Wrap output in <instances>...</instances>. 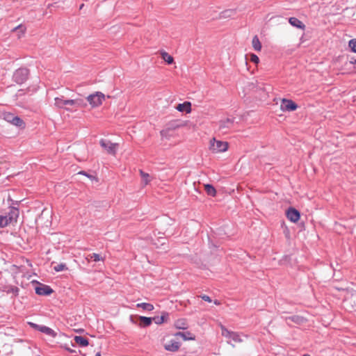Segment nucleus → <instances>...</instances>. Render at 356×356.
<instances>
[{
  "label": "nucleus",
  "instance_id": "nucleus-2",
  "mask_svg": "<svg viewBox=\"0 0 356 356\" xmlns=\"http://www.w3.org/2000/svg\"><path fill=\"white\" fill-rule=\"evenodd\" d=\"M106 99L105 95L102 92H95L86 97L87 104L90 106L91 108L99 107Z\"/></svg>",
  "mask_w": 356,
  "mask_h": 356
},
{
  "label": "nucleus",
  "instance_id": "nucleus-8",
  "mask_svg": "<svg viewBox=\"0 0 356 356\" xmlns=\"http://www.w3.org/2000/svg\"><path fill=\"white\" fill-rule=\"evenodd\" d=\"M181 344L175 339H170L164 343L163 346L166 351L175 353L179 350Z\"/></svg>",
  "mask_w": 356,
  "mask_h": 356
},
{
  "label": "nucleus",
  "instance_id": "nucleus-23",
  "mask_svg": "<svg viewBox=\"0 0 356 356\" xmlns=\"http://www.w3.org/2000/svg\"><path fill=\"white\" fill-rule=\"evenodd\" d=\"M175 326L179 330H185L187 328L188 325L186 319L181 318L176 321Z\"/></svg>",
  "mask_w": 356,
  "mask_h": 356
},
{
  "label": "nucleus",
  "instance_id": "nucleus-41",
  "mask_svg": "<svg viewBox=\"0 0 356 356\" xmlns=\"http://www.w3.org/2000/svg\"><path fill=\"white\" fill-rule=\"evenodd\" d=\"M79 173L88 176L87 174L83 171H81Z\"/></svg>",
  "mask_w": 356,
  "mask_h": 356
},
{
  "label": "nucleus",
  "instance_id": "nucleus-30",
  "mask_svg": "<svg viewBox=\"0 0 356 356\" xmlns=\"http://www.w3.org/2000/svg\"><path fill=\"white\" fill-rule=\"evenodd\" d=\"M67 269V268L66 266V264L63 263L58 264V265L54 266V270L56 272H61V270H65Z\"/></svg>",
  "mask_w": 356,
  "mask_h": 356
},
{
  "label": "nucleus",
  "instance_id": "nucleus-11",
  "mask_svg": "<svg viewBox=\"0 0 356 356\" xmlns=\"http://www.w3.org/2000/svg\"><path fill=\"white\" fill-rule=\"evenodd\" d=\"M102 147L104 148L108 154H111L115 155L116 154V149L118 147L117 143H113L110 141H106L105 140H102L99 142Z\"/></svg>",
  "mask_w": 356,
  "mask_h": 356
},
{
  "label": "nucleus",
  "instance_id": "nucleus-28",
  "mask_svg": "<svg viewBox=\"0 0 356 356\" xmlns=\"http://www.w3.org/2000/svg\"><path fill=\"white\" fill-rule=\"evenodd\" d=\"M24 268H25V266H24L18 267V266L14 265V266H11L10 270L16 274L21 273H22V277H25Z\"/></svg>",
  "mask_w": 356,
  "mask_h": 356
},
{
  "label": "nucleus",
  "instance_id": "nucleus-10",
  "mask_svg": "<svg viewBox=\"0 0 356 356\" xmlns=\"http://www.w3.org/2000/svg\"><path fill=\"white\" fill-rule=\"evenodd\" d=\"M286 216L291 222L296 223L299 221L300 218V213L298 209H296L293 207H290L286 211Z\"/></svg>",
  "mask_w": 356,
  "mask_h": 356
},
{
  "label": "nucleus",
  "instance_id": "nucleus-35",
  "mask_svg": "<svg viewBox=\"0 0 356 356\" xmlns=\"http://www.w3.org/2000/svg\"><path fill=\"white\" fill-rule=\"evenodd\" d=\"M29 325H31V327H33V329H35L38 331L40 330L41 327L42 325H38L35 323H29Z\"/></svg>",
  "mask_w": 356,
  "mask_h": 356
},
{
  "label": "nucleus",
  "instance_id": "nucleus-20",
  "mask_svg": "<svg viewBox=\"0 0 356 356\" xmlns=\"http://www.w3.org/2000/svg\"><path fill=\"white\" fill-rule=\"evenodd\" d=\"M40 332L43 334H46L53 338H55L57 336V334L55 332L54 330L51 329L50 327L46 325L42 326Z\"/></svg>",
  "mask_w": 356,
  "mask_h": 356
},
{
  "label": "nucleus",
  "instance_id": "nucleus-22",
  "mask_svg": "<svg viewBox=\"0 0 356 356\" xmlns=\"http://www.w3.org/2000/svg\"><path fill=\"white\" fill-rule=\"evenodd\" d=\"M140 177H142L143 182L145 186L147 185L152 179L147 172L143 170H139Z\"/></svg>",
  "mask_w": 356,
  "mask_h": 356
},
{
  "label": "nucleus",
  "instance_id": "nucleus-46",
  "mask_svg": "<svg viewBox=\"0 0 356 356\" xmlns=\"http://www.w3.org/2000/svg\"><path fill=\"white\" fill-rule=\"evenodd\" d=\"M83 4H81V5L80 6V9H82V8H83Z\"/></svg>",
  "mask_w": 356,
  "mask_h": 356
},
{
  "label": "nucleus",
  "instance_id": "nucleus-17",
  "mask_svg": "<svg viewBox=\"0 0 356 356\" xmlns=\"http://www.w3.org/2000/svg\"><path fill=\"white\" fill-rule=\"evenodd\" d=\"M175 108L177 111H191V103L190 102H184L179 104Z\"/></svg>",
  "mask_w": 356,
  "mask_h": 356
},
{
  "label": "nucleus",
  "instance_id": "nucleus-37",
  "mask_svg": "<svg viewBox=\"0 0 356 356\" xmlns=\"http://www.w3.org/2000/svg\"><path fill=\"white\" fill-rule=\"evenodd\" d=\"M201 298L203 299L204 300L208 302H211L212 301L211 298L207 296V295H203L201 296Z\"/></svg>",
  "mask_w": 356,
  "mask_h": 356
},
{
  "label": "nucleus",
  "instance_id": "nucleus-44",
  "mask_svg": "<svg viewBox=\"0 0 356 356\" xmlns=\"http://www.w3.org/2000/svg\"><path fill=\"white\" fill-rule=\"evenodd\" d=\"M26 263H27V264H28V266H31V264L29 263V261H26Z\"/></svg>",
  "mask_w": 356,
  "mask_h": 356
},
{
  "label": "nucleus",
  "instance_id": "nucleus-24",
  "mask_svg": "<svg viewBox=\"0 0 356 356\" xmlns=\"http://www.w3.org/2000/svg\"><path fill=\"white\" fill-rule=\"evenodd\" d=\"M252 44L255 51H261V44L259 40L257 35H255L252 38Z\"/></svg>",
  "mask_w": 356,
  "mask_h": 356
},
{
  "label": "nucleus",
  "instance_id": "nucleus-19",
  "mask_svg": "<svg viewBox=\"0 0 356 356\" xmlns=\"http://www.w3.org/2000/svg\"><path fill=\"white\" fill-rule=\"evenodd\" d=\"M68 99H64L63 97H56L55 105L59 108H63L65 106L70 105V103H67Z\"/></svg>",
  "mask_w": 356,
  "mask_h": 356
},
{
  "label": "nucleus",
  "instance_id": "nucleus-39",
  "mask_svg": "<svg viewBox=\"0 0 356 356\" xmlns=\"http://www.w3.org/2000/svg\"><path fill=\"white\" fill-rule=\"evenodd\" d=\"M284 120V117H283V115H280V118H279V120Z\"/></svg>",
  "mask_w": 356,
  "mask_h": 356
},
{
  "label": "nucleus",
  "instance_id": "nucleus-26",
  "mask_svg": "<svg viewBox=\"0 0 356 356\" xmlns=\"http://www.w3.org/2000/svg\"><path fill=\"white\" fill-rule=\"evenodd\" d=\"M204 190L206 191L208 195L215 197L216 195V190L211 184H205Z\"/></svg>",
  "mask_w": 356,
  "mask_h": 356
},
{
  "label": "nucleus",
  "instance_id": "nucleus-13",
  "mask_svg": "<svg viewBox=\"0 0 356 356\" xmlns=\"http://www.w3.org/2000/svg\"><path fill=\"white\" fill-rule=\"evenodd\" d=\"M174 135L172 131L170 130H163L160 131V140H161V144L166 145L167 141L170 140V138H173Z\"/></svg>",
  "mask_w": 356,
  "mask_h": 356
},
{
  "label": "nucleus",
  "instance_id": "nucleus-16",
  "mask_svg": "<svg viewBox=\"0 0 356 356\" xmlns=\"http://www.w3.org/2000/svg\"><path fill=\"white\" fill-rule=\"evenodd\" d=\"M139 319V326L140 327H147L150 325L152 323L153 318L147 317L144 316H140L138 317Z\"/></svg>",
  "mask_w": 356,
  "mask_h": 356
},
{
  "label": "nucleus",
  "instance_id": "nucleus-9",
  "mask_svg": "<svg viewBox=\"0 0 356 356\" xmlns=\"http://www.w3.org/2000/svg\"><path fill=\"white\" fill-rule=\"evenodd\" d=\"M35 293L39 296H49L54 292L49 286L44 284L37 282V286L35 288Z\"/></svg>",
  "mask_w": 356,
  "mask_h": 356
},
{
  "label": "nucleus",
  "instance_id": "nucleus-27",
  "mask_svg": "<svg viewBox=\"0 0 356 356\" xmlns=\"http://www.w3.org/2000/svg\"><path fill=\"white\" fill-rule=\"evenodd\" d=\"M137 308H141L146 311H152L154 309V307L152 304L143 302L138 303L136 305Z\"/></svg>",
  "mask_w": 356,
  "mask_h": 356
},
{
  "label": "nucleus",
  "instance_id": "nucleus-15",
  "mask_svg": "<svg viewBox=\"0 0 356 356\" xmlns=\"http://www.w3.org/2000/svg\"><path fill=\"white\" fill-rule=\"evenodd\" d=\"M289 22L291 26L294 27L298 28L302 30H305V25L296 17H290L289 19Z\"/></svg>",
  "mask_w": 356,
  "mask_h": 356
},
{
  "label": "nucleus",
  "instance_id": "nucleus-31",
  "mask_svg": "<svg viewBox=\"0 0 356 356\" xmlns=\"http://www.w3.org/2000/svg\"><path fill=\"white\" fill-rule=\"evenodd\" d=\"M88 257L90 259H94L95 261H103L104 260L102 259V257H100L99 254H97V253H93L92 254L88 255Z\"/></svg>",
  "mask_w": 356,
  "mask_h": 356
},
{
  "label": "nucleus",
  "instance_id": "nucleus-32",
  "mask_svg": "<svg viewBox=\"0 0 356 356\" xmlns=\"http://www.w3.org/2000/svg\"><path fill=\"white\" fill-rule=\"evenodd\" d=\"M13 31H19L22 33V35H23L26 31V27L24 26L23 25L20 24V25L16 26L15 28H14Z\"/></svg>",
  "mask_w": 356,
  "mask_h": 356
},
{
  "label": "nucleus",
  "instance_id": "nucleus-40",
  "mask_svg": "<svg viewBox=\"0 0 356 356\" xmlns=\"http://www.w3.org/2000/svg\"><path fill=\"white\" fill-rule=\"evenodd\" d=\"M95 356H101L100 351L97 352Z\"/></svg>",
  "mask_w": 356,
  "mask_h": 356
},
{
  "label": "nucleus",
  "instance_id": "nucleus-3",
  "mask_svg": "<svg viewBox=\"0 0 356 356\" xmlns=\"http://www.w3.org/2000/svg\"><path fill=\"white\" fill-rule=\"evenodd\" d=\"M228 143L220 140H216L213 138L210 141V150L213 154L222 153L227 151Z\"/></svg>",
  "mask_w": 356,
  "mask_h": 356
},
{
  "label": "nucleus",
  "instance_id": "nucleus-29",
  "mask_svg": "<svg viewBox=\"0 0 356 356\" xmlns=\"http://www.w3.org/2000/svg\"><path fill=\"white\" fill-rule=\"evenodd\" d=\"M236 11L234 10H227L221 13V17H232L235 15Z\"/></svg>",
  "mask_w": 356,
  "mask_h": 356
},
{
  "label": "nucleus",
  "instance_id": "nucleus-7",
  "mask_svg": "<svg viewBox=\"0 0 356 356\" xmlns=\"http://www.w3.org/2000/svg\"><path fill=\"white\" fill-rule=\"evenodd\" d=\"M298 108V105L291 99H282L280 109L282 111H294Z\"/></svg>",
  "mask_w": 356,
  "mask_h": 356
},
{
  "label": "nucleus",
  "instance_id": "nucleus-43",
  "mask_svg": "<svg viewBox=\"0 0 356 356\" xmlns=\"http://www.w3.org/2000/svg\"><path fill=\"white\" fill-rule=\"evenodd\" d=\"M67 350L70 353H74L75 351L74 350H72V349H67Z\"/></svg>",
  "mask_w": 356,
  "mask_h": 356
},
{
  "label": "nucleus",
  "instance_id": "nucleus-33",
  "mask_svg": "<svg viewBox=\"0 0 356 356\" xmlns=\"http://www.w3.org/2000/svg\"><path fill=\"white\" fill-rule=\"evenodd\" d=\"M349 47L353 52L356 53V39H352L349 41Z\"/></svg>",
  "mask_w": 356,
  "mask_h": 356
},
{
  "label": "nucleus",
  "instance_id": "nucleus-1",
  "mask_svg": "<svg viewBox=\"0 0 356 356\" xmlns=\"http://www.w3.org/2000/svg\"><path fill=\"white\" fill-rule=\"evenodd\" d=\"M221 329V334L227 339V343L232 344L234 346V343H243V334L238 333L236 332L227 330L225 325H220Z\"/></svg>",
  "mask_w": 356,
  "mask_h": 356
},
{
  "label": "nucleus",
  "instance_id": "nucleus-38",
  "mask_svg": "<svg viewBox=\"0 0 356 356\" xmlns=\"http://www.w3.org/2000/svg\"><path fill=\"white\" fill-rule=\"evenodd\" d=\"M18 291H19V289L17 287L11 288V289H10V291L16 296L18 294Z\"/></svg>",
  "mask_w": 356,
  "mask_h": 356
},
{
  "label": "nucleus",
  "instance_id": "nucleus-12",
  "mask_svg": "<svg viewBox=\"0 0 356 356\" xmlns=\"http://www.w3.org/2000/svg\"><path fill=\"white\" fill-rule=\"evenodd\" d=\"M67 103L74 108H86L87 106V101L83 99H76L67 100Z\"/></svg>",
  "mask_w": 356,
  "mask_h": 356
},
{
  "label": "nucleus",
  "instance_id": "nucleus-36",
  "mask_svg": "<svg viewBox=\"0 0 356 356\" xmlns=\"http://www.w3.org/2000/svg\"><path fill=\"white\" fill-rule=\"evenodd\" d=\"M350 300H351V302L353 303V307L356 308V293L352 294Z\"/></svg>",
  "mask_w": 356,
  "mask_h": 356
},
{
  "label": "nucleus",
  "instance_id": "nucleus-18",
  "mask_svg": "<svg viewBox=\"0 0 356 356\" xmlns=\"http://www.w3.org/2000/svg\"><path fill=\"white\" fill-rule=\"evenodd\" d=\"M168 318V314L167 312H163L162 316L154 317L153 321H154L156 324L161 325L164 322L167 321Z\"/></svg>",
  "mask_w": 356,
  "mask_h": 356
},
{
  "label": "nucleus",
  "instance_id": "nucleus-45",
  "mask_svg": "<svg viewBox=\"0 0 356 356\" xmlns=\"http://www.w3.org/2000/svg\"><path fill=\"white\" fill-rule=\"evenodd\" d=\"M302 356H311V355H309V354H305V355H303Z\"/></svg>",
  "mask_w": 356,
  "mask_h": 356
},
{
  "label": "nucleus",
  "instance_id": "nucleus-4",
  "mask_svg": "<svg viewBox=\"0 0 356 356\" xmlns=\"http://www.w3.org/2000/svg\"><path fill=\"white\" fill-rule=\"evenodd\" d=\"M4 118L12 125L17 126L22 129L26 127L24 120L20 117L15 115L14 113H6Z\"/></svg>",
  "mask_w": 356,
  "mask_h": 356
},
{
  "label": "nucleus",
  "instance_id": "nucleus-21",
  "mask_svg": "<svg viewBox=\"0 0 356 356\" xmlns=\"http://www.w3.org/2000/svg\"><path fill=\"white\" fill-rule=\"evenodd\" d=\"M74 341L81 346H87L89 344L88 339L82 336H76Z\"/></svg>",
  "mask_w": 356,
  "mask_h": 356
},
{
  "label": "nucleus",
  "instance_id": "nucleus-14",
  "mask_svg": "<svg viewBox=\"0 0 356 356\" xmlns=\"http://www.w3.org/2000/svg\"><path fill=\"white\" fill-rule=\"evenodd\" d=\"M175 337H180L184 341H195V335L191 332H177L175 334Z\"/></svg>",
  "mask_w": 356,
  "mask_h": 356
},
{
  "label": "nucleus",
  "instance_id": "nucleus-25",
  "mask_svg": "<svg viewBox=\"0 0 356 356\" xmlns=\"http://www.w3.org/2000/svg\"><path fill=\"white\" fill-rule=\"evenodd\" d=\"M161 56L162 59H163L168 64H172L174 63L173 57L170 56L168 53L165 51H161Z\"/></svg>",
  "mask_w": 356,
  "mask_h": 356
},
{
  "label": "nucleus",
  "instance_id": "nucleus-5",
  "mask_svg": "<svg viewBox=\"0 0 356 356\" xmlns=\"http://www.w3.org/2000/svg\"><path fill=\"white\" fill-rule=\"evenodd\" d=\"M17 212L15 208L10 207L8 213L0 214V227H5L10 225L13 220V216L17 215Z\"/></svg>",
  "mask_w": 356,
  "mask_h": 356
},
{
  "label": "nucleus",
  "instance_id": "nucleus-34",
  "mask_svg": "<svg viewBox=\"0 0 356 356\" xmlns=\"http://www.w3.org/2000/svg\"><path fill=\"white\" fill-rule=\"evenodd\" d=\"M250 60L254 63H258L259 61V57L255 54L250 55Z\"/></svg>",
  "mask_w": 356,
  "mask_h": 356
},
{
  "label": "nucleus",
  "instance_id": "nucleus-6",
  "mask_svg": "<svg viewBox=\"0 0 356 356\" xmlns=\"http://www.w3.org/2000/svg\"><path fill=\"white\" fill-rule=\"evenodd\" d=\"M29 72L27 68H19L13 74V80L18 84H22L28 79Z\"/></svg>",
  "mask_w": 356,
  "mask_h": 356
},
{
  "label": "nucleus",
  "instance_id": "nucleus-42",
  "mask_svg": "<svg viewBox=\"0 0 356 356\" xmlns=\"http://www.w3.org/2000/svg\"><path fill=\"white\" fill-rule=\"evenodd\" d=\"M214 304L218 305H219V302H218V301L217 300H214Z\"/></svg>",
  "mask_w": 356,
  "mask_h": 356
}]
</instances>
